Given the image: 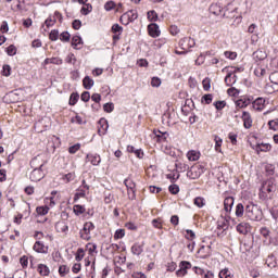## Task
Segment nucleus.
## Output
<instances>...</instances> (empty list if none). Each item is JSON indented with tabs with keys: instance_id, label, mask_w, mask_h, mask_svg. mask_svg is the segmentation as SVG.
Listing matches in <instances>:
<instances>
[{
	"instance_id": "17",
	"label": "nucleus",
	"mask_w": 278,
	"mask_h": 278,
	"mask_svg": "<svg viewBox=\"0 0 278 278\" xmlns=\"http://www.w3.org/2000/svg\"><path fill=\"white\" fill-rule=\"evenodd\" d=\"M187 157H188L189 162H197L201 157V152L195 151V150H190L187 153Z\"/></svg>"
},
{
	"instance_id": "4",
	"label": "nucleus",
	"mask_w": 278,
	"mask_h": 278,
	"mask_svg": "<svg viewBox=\"0 0 278 278\" xmlns=\"http://www.w3.org/2000/svg\"><path fill=\"white\" fill-rule=\"evenodd\" d=\"M262 194H273V192H277V181L275 178H270L263 182L261 187Z\"/></svg>"
},
{
	"instance_id": "23",
	"label": "nucleus",
	"mask_w": 278,
	"mask_h": 278,
	"mask_svg": "<svg viewBox=\"0 0 278 278\" xmlns=\"http://www.w3.org/2000/svg\"><path fill=\"white\" fill-rule=\"evenodd\" d=\"M81 45H84V40L79 36L76 35L72 38V47L74 49H81Z\"/></svg>"
},
{
	"instance_id": "50",
	"label": "nucleus",
	"mask_w": 278,
	"mask_h": 278,
	"mask_svg": "<svg viewBox=\"0 0 278 278\" xmlns=\"http://www.w3.org/2000/svg\"><path fill=\"white\" fill-rule=\"evenodd\" d=\"M151 86L152 88H160V86H162V79L159 77H153L151 80Z\"/></svg>"
},
{
	"instance_id": "62",
	"label": "nucleus",
	"mask_w": 278,
	"mask_h": 278,
	"mask_svg": "<svg viewBox=\"0 0 278 278\" xmlns=\"http://www.w3.org/2000/svg\"><path fill=\"white\" fill-rule=\"evenodd\" d=\"M80 99L85 103H88V101H90V92L89 91L83 92L81 96H80Z\"/></svg>"
},
{
	"instance_id": "7",
	"label": "nucleus",
	"mask_w": 278,
	"mask_h": 278,
	"mask_svg": "<svg viewBox=\"0 0 278 278\" xmlns=\"http://www.w3.org/2000/svg\"><path fill=\"white\" fill-rule=\"evenodd\" d=\"M208 12L214 16H222L223 18H229L227 11L223 13V7L218 3H213L208 8Z\"/></svg>"
},
{
	"instance_id": "54",
	"label": "nucleus",
	"mask_w": 278,
	"mask_h": 278,
	"mask_svg": "<svg viewBox=\"0 0 278 278\" xmlns=\"http://www.w3.org/2000/svg\"><path fill=\"white\" fill-rule=\"evenodd\" d=\"M103 110H104V112H108V114L114 112V103H112V102L111 103H105L103 105Z\"/></svg>"
},
{
	"instance_id": "19",
	"label": "nucleus",
	"mask_w": 278,
	"mask_h": 278,
	"mask_svg": "<svg viewBox=\"0 0 278 278\" xmlns=\"http://www.w3.org/2000/svg\"><path fill=\"white\" fill-rule=\"evenodd\" d=\"M233 197H227L224 200V210L225 212H231L232 207H233Z\"/></svg>"
},
{
	"instance_id": "44",
	"label": "nucleus",
	"mask_w": 278,
	"mask_h": 278,
	"mask_svg": "<svg viewBox=\"0 0 278 278\" xmlns=\"http://www.w3.org/2000/svg\"><path fill=\"white\" fill-rule=\"evenodd\" d=\"M193 203L197 205V207H203L205 205V199L198 197L193 200Z\"/></svg>"
},
{
	"instance_id": "36",
	"label": "nucleus",
	"mask_w": 278,
	"mask_h": 278,
	"mask_svg": "<svg viewBox=\"0 0 278 278\" xmlns=\"http://www.w3.org/2000/svg\"><path fill=\"white\" fill-rule=\"evenodd\" d=\"M75 177H76L75 173L72 172V173L63 175L62 179H63V181H66V184H70V181H75Z\"/></svg>"
},
{
	"instance_id": "48",
	"label": "nucleus",
	"mask_w": 278,
	"mask_h": 278,
	"mask_svg": "<svg viewBox=\"0 0 278 278\" xmlns=\"http://www.w3.org/2000/svg\"><path fill=\"white\" fill-rule=\"evenodd\" d=\"M60 40L62 42H68L71 40V34L68 31H63L61 35H60Z\"/></svg>"
},
{
	"instance_id": "60",
	"label": "nucleus",
	"mask_w": 278,
	"mask_h": 278,
	"mask_svg": "<svg viewBox=\"0 0 278 278\" xmlns=\"http://www.w3.org/2000/svg\"><path fill=\"white\" fill-rule=\"evenodd\" d=\"M225 58H227L228 60H236V58H238V53L231 52V51H226Z\"/></svg>"
},
{
	"instance_id": "41",
	"label": "nucleus",
	"mask_w": 278,
	"mask_h": 278,
	"mask_svg": "<svg viewBox=\"0 0 278 278\" xmlns=\"http://www.w3.org/2000/svg\"><path fill=\"white\" fill-rule=\"evenodd\" d=\"M220 147H223V139L218 136H215V151L220 153Z\"/></svg>"
},
{
	"instance_id": "57",
	"label": "nucleus",
	"mask_w": 278,
	"mask_h": 278,
	"mask_svg": "<svg viewBox=\"0 0 278 278\" xmlns=\"http://www.w3.org/2000/svg\"><path fill=\"white\" fill-rule=\"evenodd\" d=\"M8 55H16V47L14 45H11L7 48Z\"/></svg>"
},
{
	"instance_id": "18",
	"label": "nucleus",
	"mask_w": 278,
	"mask_h": 278,
	"mask_svg": "<svg viewBox=\"0 0 278 278\" xmlns=\"http://www.w3.org/2000/svg\"><path fill=\"white\" fill-rule=\"evenodd\" d=\"M37 270L39 275H41V277H49V275L51 274L49 266L45 264H39Z\"/></svg>"
},
{
	"instance_id": "6",
	"label": "nucleus",
	"mask_w": 278,
	"mask_h": 278,
	"mask_svg": "<svg viewBox=\"0 0 278 278\" xmlns=\"http://www.w3.org/2000/svg\"><path fill=\"white\" fill-rule=\"evenodd\" d=\"M90 231H94V224L92 222L85 223L83 229L79 231L81 240H90Z\"/></svg>"
},
{
	"instance_id": "58",
	"label": "nucleus",
	"mask_w": 278,
	"mask_h": 278,
	"mask_svg": "<svg viewBox=\"0 0 278 278\" xmlns=\"http://www.w3.org/2000/svg\"><path fill=\"white\" fill-rule=\"evenodd\" d=\"M186 233L185 238H187V240H194V238H197V235L190 229H187Z\"/></svg>"
},
{
	"instance_id": "16",
	"label": "nucleus",
	"mask_w": 278,
	"mask_h": 278,
	"mask_svg": "<svg viewBox=\"0 0 278 278\" xmlns=\"http://www.w3.org/2000/svg\"><path fill=\"white\" fill-rule=\"evenodd\" d=\"M33 249L36 251V253H48L49 251V248L46 247L42 241H36Z\"/></svg>"
},
{
	"instance_id": "11",
	"label": "nucleus",
	"mask_w": 278,
	"mask_h": 278,
	"mask_svg": "<svg viewBox=\"0 0 278 278\" xmlns=\"http://www.w3.org/2000/svg\"><path fill=\"white\" fill-rule=\"evenodd\" d=\"M148 33L151 38H159L161 31H160V26L156 23H152L148 25Z\"/></svg>"
},
{
	"instance_id": "47",
	"label": "nucleus",
	"mask_w": 278,
	"mask_h": 278,
	"mask_svg": "<svg viewBox=\"0 0 278 278\" xmlns=\"http://www.w3.org/2000/svg\"><path fill=\"white\" fill-rule=\"evenodd\" d=\"M2 75L4 77H10V75H12V67H10V65H3Z\"/></svg>"
},
{
	"instance_id": "43",
	"label": "nucleus",
	"mask_w": 278,
	"mask_h": 278,
	"mask_svg": "<svg viewBox=\"0 0 278 278\" xmlns=\"http://www.w3.org/2000/svg\"><path fill=\"white\" fill-rule=\"evenodd\" d=\"M148 21H151V23H155L157 21V12L155 11H149L148 12Z\"/></svg>"
},
{
	"instance_id": "42",
	"label": "nucleus",
	"mask_w": 278,
	"mask_h": 278,
	"mask_svg": "<svg viewBox=\"0 0 278 278\" xmlns=\"http://www.w3.org/2000/svg\"><path fill=\"white\" fill-rule=\"evenodd\" d=\"M116 8V2L115 1H108L105 4H104V10L106 12H111V10H114Z\"/></svg>"
},
{
	"instance_id": "27",
	"label": "nucleus",
	"mask_w": 278,
	"mask_h": 278,
	"mask_svg": "<svg viewBox=\"0 0 278 278\" xmlns=\"http://www.w3.org/2000/svg\"><path fill=\"white\" fill-rule=\"evenodd\" d=\"M84 257H86V251L84 250V248H78L75 254L76 262H81Z\"/></svg>"
},
{
	"instance_id": "21",
	"label": "nucleus",
	"mask_w": 278,
	"mask_h": 278,
	"mask_svg": "<svg viewBox=\"0 0 278 278\" xmlns=\"http://www.w3.org/2000/svg\"><path fill=\"white\" fill-rule=\"evenodd\" d=\"M235 214L237 218H242L244 214H247V208H244V204L242 203L237 204Z\"/></svg>"
},
{
	"instance_id": "59",
	"label": "nucleus",
	"mask_w": 278,
	"mask_h": 278,
	"mask_svg": "<svg viewBox=\"0 0 278 278\" xmlns=\"http://www.w3.org/2000/svg\"><path fill=\"white\" fill-rule=\"evenodd\" d=\"M122 25H128L131 22L129 21V15H126L125 13L119 18Z\"/></svg>"
},
{
	"instance_id": "55",
	"label": "nucleus",
	"mask_w": 278,
	"mask_h": 278,
	"mask_svg": "<svg viewBox=\"0 0 278 278\" xmlns=\"http://www.w3.org/2000/svg\"><path fill=\"white\" fill-rule=\"evenodd\" d=\"M168 190H169L170 194H179V186H177V185H170L168 187Z\"/></svg>"
},
{
	"instance_id": "56",
	"label": "nucleus",
	"mask_w": 278,
	"mask_h": 278,
	"mask_svg": "<svg viewBox=\"0 0 278 278\" xmlns=\"http://www.w3.org/2000/svg\"><path fill=\"white\" fill-rule=\"evenodd\" d=\"M260 233L263 238H268V236H270V230L267 227H262Z\"/></svg>"
},
{
	"instance_id": "53",
	"label": "nucleus",
	"mask_w": 278,
	"mask_h": 278,
	"mask_svg": "<svg viewBox=\"0 0 278 278\" xmlns=\"http://www.w3.org/2000/svg\"><path fill=\"white\" fill-rule=\"evenodd\" d=\"M115 240H121L125 238V229H117L114 235Z\"/></svg>"
},
{
	"instance_id": "39",
	"label": "nucleus",
	"mask_w": 278,
	"mask_h": 278,
	"mask_svg": "<svg viewBox=\"0 0 278 278\" xmlns=\"http://www.w3.org/2000/svg\"><path fill=\"white\" fill-rule=\"evenodd\" d=\"M80 12L81 14H84V16H88V13L92 12V4L90 3L85 4V7L81 8Z\"/></svg>"
},
{
	"instance_id": "31",
	"label": "nucleus",
	"mask_w": 278,
	"mask_h": 278,
	"mask_svg": "<svg viewBox=\"0 0 278 278\" xmlns=\"http://www.w3.org/2000/svg\"><path fill=\"white\" fill-rule=\"evenodd\" d=\"M86 250L88 251L89 255H94V253H97V243H87Z\"/></svg>"
},
{
	"instance_id": "8",
	"label": "nucleus",
	"mask_w": 278,
	"mask_h": 278,
	"mask_svg": "<svg viewBox=\"0 0 278 278\" xmlns=\"http://www.w3.org/2000/svg\"><path fill=\"white\" fill-rule=\"evenodd\" d=\"M194 45H195L194 39L190 37H185L179 41V47L182 49V51H186V52L190 51V49H192Z\"/></svg>"
},
{
	"instance_id": "13",
	"label": "nucleus",
	"mask_w": 278,
	"mask_h": 278,
	"mask_svg": "<svg viewBox=\"0 0 278 278\" xmlns=\"http://www.w3.org/2000/svg\"><path fill=\"white\" fill-rule=\"evenodd\" d=\"M132 255H142L144 253V241L137 242L131 247Z\"/></svg>"
},
{
	"instance_id": "38",
	"label": "nucleus",
	"mask_w": 278,
	"mask_h": 278,
	"mask_svg": "<svg viewBox=\"0 0 278 278\" xmlns=\"http://www.w3.org/2000/svg\"><path fill=\"white\" fill-rule=\"evenodd\" d=\"M256 151H262V152L266 153V151H270V144H268V143L257 144Z\"/></svg>"
},
{
	"instance_id": "24",
	"label": "nucleus",
	"mask_w": 278,
	"mask_h": 278,
	"mask_svg": "<svg viewBox=\"0 0 278 278\" xmlns=\"http://www.w3.org/2000/svg\"><path fill=\"white\" fill-rule=\"evenodd\" d=\"M43 64H55L56 66L62 65V59L55 56V58H48L43 61Z\"/></svg>"
},
{
	"instance_id": "12",
	"label": "nucleus",
	"mask_w": 278,
	"mask_h": 278,
	"mask_svg": "<svg viewBox=\"0 0 278 278\" xmlns=\"http://www.w3.org/2000/svg\"><path fill=\"white\" fill-rule=\"evenodd\" d=\"M237 231L242 236H247V233H250L251 231V224L245 222L240 223L239 225H237Z\"/></svg>"
},
{
	"instance_id": "40",
	"label": "nucleus",
	"mask_w": 278,
	"mask_h": 278,
	"mask_svg": "<svg viewBox=\"0 0 278 278\" xmlns=\"http://www.w3.org/2000/svg\"><path fill=\"white\" fill-rule=\"evenodd\" d=\"M60 38V31L58 29H53L50 31L49 39L52 40V42H55Z\"/></svg>"
},
{
	"instance_id": "26",
	"label": "nucleus",
	"mask_w": 278,
	"mask_h": 278,
	"mask_svg": "<svg viewBox=\"0 0 278 278\" xmlns=\"http://www.w3.org/2000/svg\"><path fill=\"white\" fill-rule=\"evenodd\" d=\"M99 125H100V127L101 128H99V134H105L106 131H108V119H105V118H101L100 121H99Z\"/></svg>"
},
{
	"instance_id": "35",
	"label": "nucleus",
	"mask_w": 278,
	"mask_h": 278,
	"mask_svg": "<svg viewBox=\"0 0 278 278\" xmlns=\"http://www.w3.org/2000/svg\"><path fill=\"white\" fill-rule=\"evenodd\" d=\"M85 212H86V207H84V205H79V204L74 205V214H76V216H79Z\"/></svg>"
},
{
	"instance_id": "34",
	"label": "nucleus",
	"mask_w": 278,
	"mask_h": 278,
	"mask_svg": "<svg viewBox=\"0 0 278 278\" xmlns=\"http://www.w3.org/2000/svg\"><path fill=\"white\" fill-rule=\"evenodd\" d=\"M179 268L180 270H190V268H192V264L188 261H181L180 264H179Z\"/></svg>"
},
{
	"instance_id": "3",
	"label": "nucleus",
	"mask_w": 278,
	"mask_h": 278,
	"mask_svg": "<svg viewBox=\"0 0 278 278\" xmlns=\"http://www.w3.org/2000/svg\"><path fill=\"white\" fill-rule=\"evenodd\" d=\"M205 173V167L201 164H195L187 170V177L189 179H199L201 175Z\"/></svg>"
},
{
	"instance_id": "10",
	"label": "nucleus",
	"mask_w": 278,
	"mask_h": 278,
	"mask_svg": "<svg viewBox=\"0 0 278 278\" xmlns=\"http://www.w3.org/2000/svg\"><path fill=\"white\" fill-rule=\"evenodd\" d=\"M241 118L245 129H251V127H253V118H251V113L243 111Z\"/></svg>"
},
{
	"instance_id": "51",
	"label": "nucleus",
	"mask_w": 278,
	"mask_h": 278,
	"mask_svg": "<svg viewBox=\"0 0 278 278\" xmlns=\"http://www.w3.org/2000/svg\"><path fill=\"white\" fill-rule=\"evenodd\" d=\"M219 278H231V271L228 268L222 269L219 271Z\"/></svg>"
},
{
	"instance_id": "14",
	"label": "nucleus",
	"mask_w": 278,
	"mask_h": 278,
	"mask_svg": "<svg viewBox=\"0 0 278 278\" xmlns=\"http://www.w3.org/2000/svg\"><path fill=\"white\" fill-rule=\"evenodd\" d=\"M265 103L266 100L264 98H257L253 103H252V108L253 110H255L256 112H262V110H264L265 108Z\"/></svg>"
},
{
	"instance_id": "37",
	"label": "nucleus",
	"mask_w": 278,
	"mask_h": 278,
	"mask_svg": "<svg viewBox=\"0 0 278 278\" xmlns=\"http://www.w3.org/2000/svg\"><path fill=\"white\" fill-rule=\"evenodd\" d=\"M202 86H203V90H205L206 92L212 88V80L210 78H204L202 80Z\"/></svg>"
},
{
	"instance_id": "61",
	"label": "nucleus",
	"mask_w": 278,
	"mask_h": 278,
	"mask_svg": "<svg viewBox=\"0 0 278 278\" xmlns=\"http://www.w3.org/2000/svg\"><path fill=\"white\" fill-rule=\"evenodd\" d=\"M212 99H213V96L211 93L204 94L202 97V101H204L206 105H210V103H212Z\"/></svg>"
},
{
	"instance_id": "25",
	"label": "nucleus",
	"mask_w": 278,
	"mask_h": 278,
	"mask_svg": "<svg viewBox=\"0 0 278 278\" xmlns=\"http://www.w3.org/2000/svg\"><path fill=\"white\" fill-rule=\"evenodd\" d=\"M238 76L236 75L227 74V76L225 77L226 86H233V84H236Z\"/></svg>"
},
{
	"instance_id": "64",
	"label": "nucleus",
	"mask_w": 278,
	"mask_h": 278,
	"mask_svg": "<svg viewBox=\"0 0 278 278\" xmlns=\"http://www.w3.org/2000/svg\"><path fill=\"white\" fill-rule=\"evenodd\" d=\"M225 105H227V103L225 101H216V102H214V106L217 110H224Z\"/></svg>"
},
{
	"instance_id": "1",
	"label": "nucleus",
	"mask_w": 278,
	"mask_h": 278,
	"mask_svg": "<svg viewBox=\"0 0 278 278\" xmlns=\"http://www.w3.org/2000/svg\"><path fill=\"white\" fill-rule=\"evenodd\" d=\"M245 216L249 218V220L260 222L262 218H264V213L262 212V208L254 203H249L245 206Z\"/></svg>"
},
{
	"instance_id": "32",
	"label": "nucleus",
	"mask_w": 278,
	"mask_h": 278,
	"mask_svg": "<svg viewBox=\"0 0 278 278\" xmlns=\"http://www.w3.org/2000/svg\"><path fill=\"white\" fill-rule=\"evenodd\" d=\"M36 212L39 216H47L49 214V206H38Z\"/></svg>"
},
{
	"instance_id": "45",
	"label": "nucleus",
	"mask_w": 278,
	"mask_h": 278,
	"mask_svg": "<svg viewBox=\"0 0 278 278\" xmlns=\"http://www.w3.org/2000/svg\"><path fill=\"white\" fill-rule=\"evenodd\" d=\"M79 101V93H72L70 97V105H76Z\"/></svg>"
},
{
	"instance_id": "33",
	"label": "nucleus",
	"mask_w": 278,
	"mask_h": 278,
	"mask_svg": "<svg viewBox=\"0 0 278 278\" xmlns=\"http://www.w3.org/2000/svg\"><path fill=\"white\" fill-rule=\"evenodd\" d=\"M175 167L178 170V173H186V170H188V165L186 163L177 162L175 164Z\"/></svg>"
},
{
	"instance_id": "20",
	"label": "nucleus",
	"mask_w": 278,
	"mask_h": 278,
	"mask_svg": "<svg viewBox=\"0 0 278 278\" xmlns=\"http://www.w3.org/2000/svg\"><path fill=\"white\" fill-rule=\"evenodd\" d=\"M55 229H56L58 233H67L68 225H66L64 222H58L55 224Z\"/></svg>"
},
{
	"instance_id": "30",
	"label": "nucleus",
	"mask_w": 278,
	"mask_h": 278,
	"mask_svg": "<svg viewBox=\"0 0 278 278\" xmlns=\"http://www.w3.org/2000/svg\"><path fill=\"white\" fill-rule=\"evenodd\" d=\"M68 273H71V268H68V266L66 265H61L59 267V275L61 277H66V275H68Z\"/></svg>"
},
{
	"instance_id": "22",
	"label": "nucleus",
	"mask_w": 278,
	"mask_h": 278,
	"mask_svg": "<svg viewBox=\"0 0 278 278\" xmlns=\"http://www.w3.org/2000/svg\"><path fill=\"white\" fill-rule=\"evenodd\" d=\"M83 86L86 90H90L92 88V86H94V80L92 78H90V76H86L83 79Z\"/></svg>"
},
{
	"instance_id": "29",
	"label": "nucleus",
	"mask_w": 278,
	"mask_h": 278,
	"mask_svg": "<svg viewBox=\"0 0 278 278\" xmlns=\"http://www.w3.org/2000/svg\"><path fill=\"white\" fill-rule=\"evenodd\" d=\"M249 103H251V101H250V100H245V99H240V100H237V101H236V105H237L240 110H242V109H244V108H248Z\"/></svg>"
},
{
	"instance_id": "2",
	"label": "nucleus",
	"mask_w": 278,
	"mask_h": 278,
	"mask_svg": "<svg viewBox=\"0 0 278 278\" xmlns=\"http://www.w3.org/2000/svg\"><path fill=\"white\" fill-rule=\"evenodd\" d=\"M227 229H229V220L226 217H220L217 220V227L215 233L218 238H225L227 236Z\"/></svg>"
},
{
	"instance_id": "28",
	"label": "nucleus",
	"mask_w": 278,
	"mask_h": 278,
	"mask_svg": "<svg viewBox=\"0 0 278 278\" xmlns=\"http://www.w3.org/2000/svg\"><path fill=\"white\" fill-rule=\"evenodd\" d=\"M125 14L128 15V21L130 23H134V21H136L138 18V11H136V10H130V11L126 12Z\"/></svg>"
},
{
	"instance_id": "5",
	"label": "nucleus",
	"mask_w": 278,
	"mask_h": 278,
	"mask_svg": "<svg viewBox=\"0 0 278 278\" xmlns=\"http://www.w3.org/2000/svg\"><path fill=\"white\" fill-rule=\"evenodd\" d=\"M42 166H45V163H41L38 167H35L31 170V173L29 175L30 181L38 182V181L45 179V172L42 170Z\"/></svg>"
},
{
	"instance_id": "63",
	"label": "nucleus",
	"mask_w": 278,
	"mask_h": 278,
	"mask_svg": "<svg viewBox=\"0 0 278 278\" xmlns=\"http://www.w3.org/2000/svg\"><path fill=\"white\" fill-rule=\"evenodd\" d=\"M112 31H113V34H123V28L121 27V25L114 24L112 26Z\"/></svg>"
},
{
	"instance_id": "52",
	"label": "nucleus",
	"mask_w": 278,
	"mask_h": 278,
	"mask_svg": "<svg viewBox=\"0 0 278 278\" xmlns=\"http://www.w3.org/2000/svg\"><path fill=\"white\" fill-rule=\"evenodd\" d=\"M269 129H273V131H278V119H271L268 122Z\"/></svg>"
},
{
	"instance_id": "9",
	"label": "nucleus",
	"mask_w": 278,
	"mask_h": 278,
	"mask_svg": "<svg viewBox=\"0 0 278 278\" xmlns=\"http://www.w3.org/2000/svg\"><path fill=\"white\" fill-rule=\"evenodd\" d=\"M124 184L128 190L129 199L134 201V199H136V182H134L131 179H125Z\"/></svg>"
},
{
	"instance_id": "49",
	"label": "nucleus",
	"mask_w": 278,
	"mask_h": 278,
	"mask_svg": "<svg viewBox=\"0 0 278 278\" xmlns=\"http://www.w3.org/2000/svg\"><path fill=\"white\" fill-rule=\"evenodd\" d=\"M79 149H81V144L76 143V144L71 146V147L68 148V153H71L72 155H75V153H76L77 151H79Z\"/></svg>"
},
{
	"instance_id": "15",
	"label": "nucleus",
	"mask_w": 278,
	"mask_h": 278,
	"mask_svg": "<svg viewBox=\"0 0 278 278\" xmlns=\"http://www.w3.org/2000/svg\"><path fill=\"white\" fill-rule=\"evenodd\" d=\"M87 161L92 164V166H99L101 164V155L99 154H87Z\"/></svg>"
},
{
	"instance_id": "46",
	"label": "nucleus",
	"mask_w": 278,
	"mask_h": 278,
	"mask_svg": "<svg viewBox=\"0 0 278 278\" xmlns=\"http://www.w3.org/2000/svg\"><path fill=\"white\" fill-rule=\"evenodd\" d=\"M266 264L268 268H275L277 266V262H275V256H268L266 260Z\"/></svg>"
}]
</instances>
